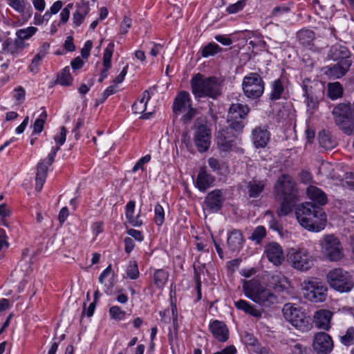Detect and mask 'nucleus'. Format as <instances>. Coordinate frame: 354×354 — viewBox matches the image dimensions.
I'll return each mask as SVG.
<instances>
[{
    "instance_id": "473e14b6",
    "label": "nucleus",
    "mask_w": 354,
    "mask_h": 354,
    "mask_svg": "<svg viewBox=\"0 0 354 354\" xmlns=\"http://www.w3.org/2000/svg\"><path fill=\"white\" fill-rule=\"evenodd\" d=\"M270 283L277 292L287 290L289 285L288 279L281 273L273 274L270 279Z\"/></svg>"
},
{
    "instance_id": "09e8293b",
    "label": "nucleus",
    "mask_w": 354,
    "mask_h": 354,
    "mask_svg": "<svg viewBox=\"0 0 354 354\" xmlns=\"http://www.w3.org/2000/svg\"><path fill=\"white\" fill-rule=\"evenodd\" d=\"M46 118H47V113L45 111H44L41 113L39 118L38 119H37L34 122V124H33V133H34L38 134L42 131Z\"/></svg>"
},
{
    "instance_id": "0e129e2a",
    "label": "nucleus",
    "mask_w": 354,
    "mask_h": 354,
    "mask_svg": "<svg viewBox=\"0 0 354 354\" xmlns=\"http://www.w3.org/2000/svg\"><path fill=\"white\" fill-rule=\"evenodd\" d=\"M92 48V41L88 40L85 42L84 47L81 50V55L83 58H87L90 55V50Z\"/></svg>"
},
{
    "instance_id": "5fc2aeb1",
    "label": "nucleus",
    "mask_w": 354,
    "mask_h": 354,
    "mask_svg": "<svg viewBox=\"0 0 354 354\" xmlns=\"http://www.w3.org/2000/svg\"><path fill=\"white\" fill-rule=\"evenodd\" d=\"M151 160V156L147 154L143 157H142L140 159L138 160V161L136 163L134 167H133V172H136L138 169H144V165L145 164L149 162Z\"/></svg>"
},
{
    "instance_id": "6e6d98bb",
    "label": "nucleus",
    "mask_w": 354,
    "mask_h": 354,
    "mask_svg": "<svg viewBox=\"0 0 354 354\" xmlns=\"http://www.w3.org/2000/svg\"><path fill=\"white\" fill-rule=\"evenodd\" d=\"M290 8L286 6H279L275 7L271 13V16L274 17H279L284 14L289 12Z\"/></svg>"
},
{
    "instance_id": "cd10ccee",
    "label": "nucleus",
    "mask_w": 354,
    "mask_h": 354,
    "mask_svg": "<svg viewBox=\"0 0 354 354\" xmlns=\"http://www.w3.org/2000/svg\"><path fill=\"white\" fill-rule=\"evenodd\" d=\"M113 47L114 44L113 43H110L104 50L103 54L104 69L101 72V76L99 79L100 82H102L108 75V71L111 66V62L113 52Z\"/></svg>"
},
{
    "instance_id": "3c124183",
    "label": "nucleus",
    "mask_w": 354,
    "mask_h": 354,
    "mask_svg": "<svg viewBox=\"0 0 354 354\" xmlns=\"http://www.w3.org/2000/svg\"><path fill=\"white\" fill-rule=\"evenodd\" d=\"M154 221L157 225H162L165 221V212L163 207L157 204L154 208Z\"/></svg>"
},
{
    "instance_id": "c756f323",
    "label": "nucleus",
    "mask_w": 354,
    "mask_h": 354,
    "mask_svg": "<svg viewBox=\"0 0 354 354\" xmlns=\"http://www.w3.org/2000/svg\"><path fill=\"white\" fill-rule=\"evenodd\" d=\"M46 165L44 161H40L37 167V174H36V185H35V189L37 192H40L47 176V171H48V162Z\"/></svg>"
},
{
    "instance_id": "6ab92c4d",
    "label": "nucleus",
    "mask_w": 354,
    "mask_h": 354,
    "mask_svg": "<svg viewBox=\"0 0 354 354\" xmlns=\"http://www.w3.org/2000/svg\"><path fill=\"white\" fill-rule=\"evenodd\" d=\"M192 107L190 95L187 91H181L175 98L173 111L176 115L183 113Z\"/></svg>"
},
{
    "instance_id": "9b49d317",
    "label": "nucleus",
    "mask_w": 354,
    "mask_h": 354,
    "mask_svg": "<svg viewBox=\"0 0 354 354\" xmlns=\"http://www.w3.org/2000/svg\"><path fill=\"white\" fill-rule=\"evenodd\" d=\"M333 114L336 124L342 129L345 133H349L352 130L350 105L345 103L338 104L334 108Z\"/></svg>"
},
{
    "instance_id": "864d4df0",
    "label": "nucleus",
    "mask_w": 354,
    "mask_h": 354,
    "mask_svg": "<svg viewBox=\"0 0 354 354\" xmlns=\"http://www.w3.org/2000/svg\"><path fill=\"white\" fill-rule=\"evenodd\" d=\"M245 6V1L244 0H241L234 4L230 5L226 8V11L230 14H234L242 10Z\"/></svg>"
},
{
    "instance_id": "72a5a7b5",
    "label": "nucleus",
    "mask_w": 354,
    "mask_h": 354,
    "mask_svg": "<svg viewBox=\"0 0 354 354\" xmlns=\"http://www.w3.org/2000/svg\"><path fill=\"white\" fill-rule=\"evenodd\" d=\"M135 202L129 201L126 205V217L129 222L135 227H139L142 224V221L139 218V216H134Z\"/></svg>"
},
{
    "instance_id": "774afa93",
    "label": "nucleus",
    "mask_w": 354,
    "mask_h": 354,
    "mask_svg": "<svg viewBox=\"0 0 354 354\" xmlns=\"http://www.w3.org/2000/svg\"><path fill=\"white\" fill-rule=\"evenodd\" d=\"M41 59L40 58H38L36 55L34 57V58L32 60V62L29 66L30 71L34 73H37L38 71V66L39 64V62Z\"/></svg>"
},
{
    "instance_id": "f03ea898",
    "label": "nucleus",
    "mask_w": 354,
    "mask_h": 354,
    "mask_svg": "<svg viewBox=\"0 0 354 354\" xmlns=\"http://www.w3.org/2000/svg\"><path fill=\"white\" fill-rule=\"evenodd\" d=\"M191 86L196 98L216 99L221 95V81L216 77H206L198 73L191 80Z\"/></svg>"
},
{
    "instance_id": "b1692460",
    "label": "nucleus",
    "mask_w": 354,
    "mask_h": 354,
    "mask_svg": "<svg viewBox=\"0 0 354 354\" xmlns=\"http://www.w3.org/2000/svg\"><path fill=\"white\" fill-rule=\"evenodd\" d=\"M287 81L285 78H279L275 80L271 84V91L270 93V99L271 100H277L281 98H285V88Z\"/></svg>"
},
{
    "instance_id": "bf43d9fd",
    "label": "nucleus",
    "mask_w": 354,
    "mask_h": 354,
    "mask_svg": "<svg viewBox=\"0 0 354 354\" xmlns=\"http://www.w3.org/2000/svg\"><path fill=\"white\" fill-rule=\"evenodd\" d=\"M196 113V110L192 106L184 112V115L182 116V120L185 124L189 122L194 117Z\"/></svg>"
},
{
    "instance_id": "4d7b16f0",
    "label": "nucleus",
    "mask_w": 354,
    "mask_h": 354,
    "mask_svg": "<svg viewBox=\"0 0 354 354\" xmlns=\"http://www.w3.org/2000/svg\"><path fill=\"white\" fill-rule=\"evenodd\" d=\"M132 20L130 17L125 16L120 24V34L125 35L131 26Z\"/></svg>"
},
{
    "instance_id": "603ef678",
    "label": "nucleus",
    "mask_w": 354,
    "mask_h": 354,
    "mask_svg": "<svg viewBox=\"0 0 354 354\" xmlns=\"http://www.w3.org/2000/svg\"><path fill=\"white\" fill-rule=\"evenodd\" d=\"M265 217H268L269 227L270 229L275 230V231H279L280 230V225L278 222V221L274 218V214L270 211H266L265 212Z\"/></svg>"
},
{
    "instance_id": "f257e3e1",
    "label": "nucleus",
    "mask_w": 354,
    "mask_h": 354,
    "mask_svg": "<svg viewBox=\"0 0 354 354\" xmlns=\"http://www.w3.org/2000/svg\"><path fill=\"white\" fill-rule=\"evenodd\" d=\"M295 215L299 223L310 232H320L327 222L326 213L312 202L299 205L295 209Z\"/></svg>"
},
{
    "instance_id": "bb28decb",
    "label": "nucleus",
    "mask_w": 354,
    "mask_h": 354,
    "mask_svg": "<svg viewBox=\"0 0 354 354\" xmlns=\"http://www.w3.org/2000/svg\"><path fill=\"white\" fill-rule=\"evenodd\" d=\"M76 11L73 14V21L76 26H80L89 12L90 8L88 1H82L76 4Z\"/></svg>"
},
{
    "instance_id": "a211bd4d",
    "label": "nucleus",
    "mask_w": 354,
    "mask_h": 354,
    "mask_svg": "<svg viewBox=\"0 0 354 354\" xmlns=\"http://www.w3.org/2000/svg\"><path fill=\"white\" fill-rule=\"evenodd\" d=\"M225 197L223 192L221 189H214L209 192L205 199V203L207 208L211 212H218L223 204Z\"/></svg>"
},
{
    "instance_id": "680f3d73",
    "label": "nucleus",
    "mask_w": 354,
    "mask_h": 354,
    "mask_svg": "<svg viewBox=\"0 0 354 354\" xmlns=\"http://www.w3.org/2000/svg\"><path fill=\"white\" fill-rule=\"evenodd\" d=\"M14 97L19 102H22L25 99V90L21 86L15 89Z\"/></svg>"
},
{
    "instance_id": "dca6fc26",
    "label": "nucleus",
    "mask_w": 354,
    "mask_h": 354,
    "mask_svg": "<svg viewBox=\"0 0 354 354\" xmlns=\"http://www.w3.org/2000/svg\"><path fill=\"white\" fill-rule=\"evenodd\" d=\"M352 61L351 59H342L337 64L325 68V74L331 79H339L344 76L348 71Z\"/></svg>"
},
{
    "instance_id": "de8ad7c7",
    "label": "nucleus",
    "mask_w": 354,
    "mask_h": 354,
    "mask_svg": "<svg viewBox=\"0 0 354 354\" xmlns=\"http://www.w3.org/2000/svg\"><path fill=\"white\" fill-rule=\"evenodd\" d=\"M266 235V228L263 226L259 225L254 230L251 234L250 239L255 241L257 243H260Z\"/></svg>"
},
{
    "instance_id": "a18cd8bd",
    "label": "nucleus",
    "mask_w": 354,
    "mask_h": 354,
    "mask_svg": "<svg viewBox=\"0 0 354 354\" xmlns=\"http://www.w3.org/2000/svg\"><path fill=\"white\" fill-rule=\"evenodd\" d=\"M37 31V28L34 26H29L26 28L19 29L16 32V35L19 39H22L24 40L30 39L32 35H34Z\"/></svg>"
},
{
    "instance_id": "49530a36",
    "label": "nucleus",
    "mask_w": 354,
    "mask_h": 354,
    "mask_svg": "<svg viewBox=\"0 0 354 354\" xmlns=\"http://www.w3.org/2000/svg\"><path fill=\"white\" fill-rule=\"evenodd\" d=\"M340 342L346 346H349L354 344V328L349 327L344 335L340 336Z\"/></svg>"
},
{
    "instance_id": "aec40b11",
    "label": "nucleus",
    "mask_w": 354,
    "mask_h": 354,
    "mask_svg": "<svg viewBox=\"0 0 354 354\" xmlns=\"http://www.w3.org/2000/svg\"><path fill=\"white\" fill-rule=\"evenodd\" d=\"M253 143L256 148H264L270 138V132L265 127H256L252 133Z\"/></svg>"
},
{
    "instance_id": "2eb2a0df",
    "label": "nucleus",
    "mask_w": 354,
    "mask_h": 354,
    "mask_svg": "<svg viewBox=\"0 0 354 354\" xmlns=\"http://www.w3.org/2000/svg\"><path fill=\"white\" fill-rule=\"evenodd\" d=\"M267 187V180L253 178L245 182V193L249 198L260 199Z\"/></svg>"
},
{
    "instance_id": "69168bd1",
    "label": "nucleus",
    "mask_w": 354,
    "mask_h": 354,
    "mask_svg": "<svg viewBox=\"0 0 354 354\" xmlns=\"http://www.w3.org/2000/svg\"><path fill=\"white\" fill-rule=\"evenodd\" d=\"M32 3L35 9L39 12H41L45 10L46 2L44 0H32Z\"/></svg>"
},
{
    "instance_id": "9d476101",
    "label": "nucleus",
    "mask_w": 354,
    "mask_h": 354,
    "mask_svg": "<svg viewBox=\"0 0 354 354\" xmlns=\"http://www.w3.org/2000/svg\"><path fill=\"white\" fill-rule=\"evenodd\" d=\"M327 288L315 281L304 283L302 288L303 295L312 302L324 301L326 297Z\"/></svg>"
},
{
    "instance_id": "f8f14e48",
    "label": "nucleus",
    "mask_w": 354,
    "mask_h": 354,
    "mask_svg": "<svg viewBox=\"0 0 354 354\" xmlns=\"http://www.w3.org/2000/svg\"><path fill=\"white\" fill-rule=\"evenodd\" d=\"M284 318L293 326L302 331L311 328V318L304 311H283Z\"/></svg>"
},
{
    "instance_id": "4be33fe9",
    "label": "nucleus",
    "mask_w": 354,
    "mask_h": 354,
    "mask_svg": "<svg viewBox=\"0 0 354 354\" xmlns=\"http://www.w3.org/2000/svg\"><path fill=\"white\" fill-rule=\"evenodd\" d=\"M332 311H315L313 316V323L319 329L328 330L331 326Z\"/></svg>"
},
{
    "instance_id": "79ce46f5",
    "label": "nucleus",
    "mask_w": 354,
    "mask_h": 354,
    "mask_svg": "<svg viewBox=\"0 0 354 354\" xmlns=\"http://www.w3.org/2000/svg\"><path fill=\"white\" fill-rule=\"evenodd\" d=\"M221 48L216 43H209L205 46L201 50V55L203 57L214 56L221 50Z\"/></svg>"
},
{
    "instance_id": "39448f33",
    "label": "nucleus",
    "mask_w": 354,
    "mask_h": 354,
    "mask_svg": "<svg viewBox=\"0 0 354 354\" xmlns=\"http://www.w3.org/2000/svg\"><path fill=\"white\" fill-rule=\"evenodd\" d=\"M330 286L339 292H348L353 286V281L348 272L342 268H335L327 274Z\"/></svg>"
},
{
    "instance_id": "a878e982",
    "label": "nucleus",
    "mask_w": 354,
    "mask_h": 354,
    "mask_svg": "<svg viewBox=\"0 0 354 354\" xmlns=\"http://www.w3.org/2000/svg\"><path fill=\"white\" fill-rule=\"evenodd\" d=\"M297 39L302 46L312 49L315 39V33L309 29H301L297 32Z\"/></svg>"
},
{
    "instance_id": "393cba45",
    "label": "nucleus",
    "mask_w": 354,
    "mask_h": 354,
    "mask_svg": "<svg viewBox=\"0 0 354 354\" xmlns=\"http://www.w3.org/2000/svg\"><path fill=\"white\" fill-rule=\"evenodd\" d=\"M348 49L341 44H335L329 50L328 57L334 61L349 59Z\"/></svg>"
},
{
    "instance_id": "412c9836",
    "label": "nucleus",
    "mask_w": 354,
    "mask_h": 354,
    "mask_svg": "<svg viewBox=\"0 0 354 354\" xmlns=\"http://www.w3.org/2000/svg\"><path fill=\"white\" fill-rule=\"evenodd\" d=\"M209 330L213 336L221 342H225L229 338V330L223 322L215 320L209 324Z\"/></svg>"
},
{
    "instance_id": "c9c22d12",
    "label": "nucleus",
    "mask_w": 354,
    "mask_h": 354,
    "mask_svg": "<svg viewBox=\"0 0 354 354\" xmlns=\"http://www.w3.org/2000/svg\"><path fill=\"white\" fill-rule=\"evenodd\" d=\"M150 99V95L148 91L142 93V97L140 100L135 102L132 106L134 113L141 114L147 109V104Z\"/></svg>"
},
{
    "instance_id": "0eeeda50",
    "label": "nucleus",
    "mask_w": 354,
    "mask_h": 354,
    "mask_svg": "<svg viewBox=\"0 0 354 354\" xmlns=\"http://www.w3.org/2000/svg\"><path fill=\"white\" fill-rule=\"evenodd\" d=\"M245 95L250 99L260 97L264 92V82L257 73H251L243 78L242 83Z\"/></svg>"
},
{
    "instance_id": "4468645a",
    "label": "nucleus",
    "mask_w": 354,
    "mask_h": 354,
    "mask_svg": "<svg viewBox=\"0 0 354 354\" xmlns=\"http://www.w3.org/2000/svg\"><path fill=\"white\" fill-rule=\"evenodd\" d=\"M313 346L317 354H329L334 345L333 339L328 334L319 332L314 336Z\"/></svg>"
},
{
    "instance_id": "338daca9",
    "label": "nucleus",
    "mask_w": 354,
    "mask_h": 354,
    "mask_svg": "<svg viewBox=\"0 0 354 354\" xmlns=\"http://www.w3.org/2000/svg\"><path fill=\"white\" fill-rule=\"evenodd\" d=\"M127 234L134 238L135 240L138 241H142L143 240V236L140 231L134 230V229H130L127 231Z\"/></svg>"
},
{
    "instance_id": "ddd939ff",
    "label": "nucleus",
    "mask_w": 354,
    "mask_h": 354,
    "mask_svg": "<svg viewBox=\"0 0 354 354\" xmlns=\"http://www.w3.org/2000/svg\"><path fill=\"white\" fill-rule=\"evenodd\" d=\"M211 130L205 124L196 127L194 131V141L200 153H204L211 144Z\"/></svg>"
},
{
    "instance_id": "37998d69",
    "label": "nucleus",
    "mask_w": 354,
    "mask_h": 354,
    "mask_svg": "<svg viewBox=\"0 0 354 354\" xmlns=\"http://www.w3.org/2000/svg\"><path fill=\"white\" fill-rule=\"evenodd\" d=\"M127 277L136 279L140 276L138 264L136 261H130L126 270Z\"/></svg>"
},
{
    "instance_id": "f3484780",
    "label": "nucleus",
    "mask_w": 354,
    "mask_h": 354,
    "mask_svg": "<svg viewBox=\"0 0 354 354\" xmlns=\"http://www.w3.org/2000/svg\"><path fill=\"white\" fill-rule=\"evenodd\" d=\"M264 253L268 259L273 264L281 265L285 259L282 247L276 242H271L265 247Z\"/></svg>"
},
{
    "instance_id": "20e7f679",
    "label": "nucleus",
    "mask_w": 354,
    "mask_h": 354,
    "mask_svg": "<svg viewBox=\"0 0 354 354\" xmlns=\"http://www.w3.org/2000/svg\"><path fill=\"white\" fill-rule=\"evenodd\" d=\"M320 245L323 255L329 261H337L343 257L342 245L335 235H324Z\"/></svg>"
},
{
    "instance_id": "e433bc0d",
    "label": "nucleus",
    "mask_w": 354,
    "mask_h": 354,
    "mask_svg": "<svg viewBox=\"0 0 354 354\" xmlns=\"http://www.w3.org/2000/svg\"><path fill=\"white\" fill-rule=\"evenodd\" d=\"M282 202L277 213L279 216H284L291 212L296 198H278Z\"/></svg>"
},
{
    "instance_id": "58836bf2",
    "label": "nucleus",
    "mask_w": 354,
    "mask_h": 354,
    "mask_svg": "<svg viewBox=\"0 0 354 354\" xmlns=\"http://www.w3.org/2000/svg\"><path fill=\"white\" fill-rule=\"evenodd\" d=\"M169 277V273L163 269L155 271L153 274V282L158 288H162L166 284Z\"/></svg>"
},
{
    "instance_id": "5701e85b",
    "label": "nucleus",
    "mask_w": 354,
    "mask_h": 354,
    "mask_svg": "<svg viewBox=\"0 0 354 354\" xmlns=\"http://www.w3.org/2000/svg\"><path fill=\"white\" fill-rule=\"evenodd\" d=\"M243 236L239 230H233L227 236V244L231 252H239L243 245Z\"/></svg>"
},
{
    "instance_id": "ea45409f",
    "label": "nucleus",
    "mask_w": 354,
    "mask_h": 354,
    "mask_svg": "<svg viewBox=\"0 0 354 354\" xmlns=\"http://www.w3.org/2000/svg\"><path fill=\"white\" fill-rule=\"evenodd\" d=\"M216 139L218 146L221 151H228L232 149L233 140L227 138L223 131L218 132Z\"/></svg>"
},
{
    "instance_id": "13d9d810",
    "label": "nucleus",
    "mask_w": 354,
    "mask_h": 354,
    "mask_svg": "<svg viewBox=\"0 0 354 354\" xmlns=\"http://www.w3.org/2000/svg\"><path fill=\"white\" fill-rule=\"evenodd\" d=\"M62 7V2L61 1H55L50 7V10L45 12L44 17H50L51 15L57 13Z\"/></svg>"
},
{
    "instance_id": "4c0bfd02",
    "label": "nucleus",
    "mask_w": 354,
    "mask_h": 354,
    "mask_svg": "<svg viewBox=\"0 0 354 354\" xmlns=\"http://www.w3.org/2000/svg\"><path fill=\"white\" fill-rule=\"evenodd\" d=\"M343 87L339 82L328 83V95L331 100H335L341 97L343 95Z\"/></svg>"
},
{
    "instance_id": "2f4dec72",
    "label": "nucleus",
    "mask_w": 354,
    "mask_h": 354,
    "mask_svg": "<svg viewBox=\"0 0 354 354\" xmlns=\"http://www.w3.org/2000/svg\"><path fill=\"white\" fill-rule=\"evenodd\" d=\"M66 129L64 127H62L60 129L59 135L55 137V140L57 143L56 147L52 148L50 153L48 156V164L52 165L54 162V159L57 152L59 150L60 146L62 145L66 141Z\"/></svg>"
},
{
    "instance_id": "8fccbe9b",
    "label": "nucleus",
    "mask_w": 354,
    "mask_h": 354,
    "mask_svg": "<svg viewBox=\"0 0 354 354\" xmlns=\"http://www.w3.org/2000/svg\"><path fill=\"white\" fill-rule=\"evenodd\" d=\"M8 4L21 15H24L26 10L24 0H6Z\"/></svg>"
},
{
    "instance_id": "7c9ffc66",
    "label": "nucleus",
    "mask_w": 354,
    "mask_h": 354,
    "mask_svg": "<svg viewBox=\"0 0 354 354\" xmlns=\"http://www.w3.org/2000/svg\"><path fill=\"white\" fill-rule=\"evenodd\" d=\"M214 181V178L207 174L205 169H201L197 176L196 185L199 190L205 192L211 187Z\"/></svg>"
},
{
    "instance_id": "a19ab883",
    "label": "nucleus",
    "mask_w": 354,
    "mask_h": 354,
    "mask_svg": "<svg viewBox=\"0 0 354 354\" xmlns=\"http://www.w3.org/2000/svg\"><path fill=\"white\" fill-rule=\"evenodd\" d=\"M57 82L62 86H69L71 84L73 78L70 73V68L68 66H66L62 69L57 76Z\"/></svg>"
},
{
    "instance_id": "c85d7f7f",
    "label": "nucleus",
    "mask_w": 354,
    "mask_h": 354,
    "mask_svg": "<svg viewBox=\"0 0 354 354\" xmlns=\"http://www.w3.org/2000/svg\"><path fill=\"white\" fill-rule=\"evenodd\" d=\"M306 194L310 199L324 205L327 203L326 194L319 188L310 185L306 189Z\"/></svg>"
},
{
    "instance_id": "052dcab7",
    "label": "nucleus",
    "mask_w": 354,
    "mask_h": 354,
    "mask_svg": "<svg viewBox=\"0 0 354 354\" xmlns=\"http://www.w3.org/2000/svg\"><path fill=\"white\" fill-rule=\"evenodd\" d=\"M50 48V44L48 42H44L42 44L41 47L39 49L38 53H37L36 56L38 57V58H40L42 59L48 52Z\"/></svg>"
},
{
    "instance_id": "6e6552de",
    "label": "nucleus",
    "mask_w": 354,
    "mask_h": 354,
    "mask_svg": "<svg viewBox=\"0 0 354 354\" xmlns=\"http://www.w3.org/2000/svg\"><path fill=\"white\" fill-rule=\"evenodd\" d=\"M249 111L250 108L247 105L232 104L227 113V122L230 127L236 131H242L245 127L244 120Z\"/></svg>"
},
{
    "instance_id": "423d86ee",
    "label": "nucleus",
    "mask_w": 354,
    "mask_h": 354,
    "mask_svg": "<svg viewBox=\"0 0 354 354\" xmlns=\"http://www.w3.org/2000/svg\"><path fill=\"white\" fill-rule=\"evenodd\" d=\"M288 258L292 267L297 270L306 271L313 266V258L304 248H290Z\"/></svg>"
},
{
    "instance_id": "7ed1b4c3",
    "label": "nucleus",
    "mask_w": 354,
    "mask_h": 354,
    "mask_svg": "<svg viewBox=\"0 0 354 354\" xmlns=\"http://www.w3.org/2000/svg\"><path fill=\"white\" fill-rule=\"evenodd\" d=\"M245 295L252 301L265 308L275 307L278 304L277 297L269 289L263 286L257 280L245 281L243 285Z\"/></svg>"
},
{
    "instance_id": "c03bdc74",
    "label": "nucleus",
    "mask_w": 354,
    "mask_h": 354,
    "mask_svg": "<svg viewBox=\"0 0 354 354\" xmlns=\"http://www.w3.org/2000/svg\"><path fill=\"white\" fill-rule=\"evenodd\" d=\"M304 95L306 97V104L308 107L314 109L317 106V100L315 98L311 91V88H309L307 85L303 86Z\"/></svg>"
},
{
    "instance_id": "e2e57ef3",
    "label": "nucleus",
    "mask_w": 354,
    "mask_h": 354,
    "mask_svg": "<svg viewBox=\"0 0 354 354\" xmlns=\"http://www.w3.org/2000/svg\"><path fill=\"white\" fill-rule=\"evenodd\" d=\"M343 186L354 190V176L352 174H346V180L343 182Z\"/></svg>"
},
{
    "instance_id": "f704fd0d",
    "label": "nucleus",
    "mask_w": 354,
    "mask_h": 354,
    "mask_svg": "<svg viewBox=\"0 0 354 354\" xmlns=\"http://www.w3.org/2000/svg\"><path fill=\"white\" fill-rule=\"evenodd\" d=\"M318 140L320 146L326 150L333 149L337 145L336 141L325 131L319 133Z\"/></svg>"
},
{
    "instance_id": "1a4fd4ad",
    "label": "nucleus",
    "mask_w": 354,
    "mask_h": 354,
    "mask_svg": "<svg viewBox=\"0 0 354 354\" xmlns=\"http://www.w3.org/2000/svg\"><path fill=\"white\" fill-rule=\"evenodd\" d=\"M274 193L277 198H296L295 181L289 176H280L274 185Z\"/></svg>"
}]
</instances>
